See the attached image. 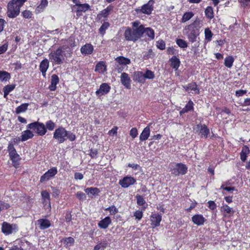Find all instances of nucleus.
<instances>
[{"mask_svg": "<svg viewBox=\"0 0 250 250\" xmlns=\"http://www.w3.org/2000/svg\"><path fill=\"white\" fill-rule=\"evenodd\" d=\"M250 153V149L248 146H244L242 148L240 153V159L243 162H245L246 159L248 155Z\"/></svg>", "mask_w": 250, "mask_h": 250, "instance_id": "29", "label": "nucleus"}, {"mask_svg": "<svg viewBox=\"0 0 250 250\" xmlns=\"http://www.w3.org/2000/svg\"><path fill=\"white\" fill-rule=\"evenodd\" d=\"M90 10V6L87 3L81 4L77 7H72V10L76 13V15L78 17L82 15L83 12H85Z\"/></svg>", "mask_w": 250, "mask_h": 250, "instance_id": "12", "label": "nucleus"}, {"mask_svg": "<svg viewBox=\"0 0 250 250\" xmlns=\"http://www.w3.org/2000/svg\"><path fill=\"white\" fill-rule=\"evenodd\" d=\"M76 196L80 200H84L86 198L85 194L81 191H79L77 193Z\"/></svg>", "mask_w": 250, "mask_h": 250, "instance_id": "60", "label": "nucleus"}, {"mask_svg": "<svg viewBox=\"0 0 250 250\" xmlns=\"http://www.w3.org/2000/svg\"><path fill=\"white\" fill-rule=\"evenodd\" d=\"M49 62L47 59H44L40 63L39 67L42 76L45 77L46 72L49 67Z\"/></svg>", "mask_w": 250, "mask_h": 250, "instance_id": "16", "label": "nucleus"}, {"mask_svg": "<svg viewBox=\"0 0 250 250\" xmlns=\"http://www.w3.org/2000/svg\"><path fill=\"white\" fill-rule=\"evenodd\" d=\"M156 46L161 50H164L165 49L166 44L163 40H159L157 42Z\"/></svg>", "mask_w": 250, "mask_h": 250, "instance_id": "51", "label": "nucleus"}, {"mask_svg": "<svg viewBox=\"0 0 250 250\" xmlns=\"http://www.w3.org/2000/svg\"><path fill=\"white\" fill-rule=\"evenodd\" d=\"M171 173L175 176L184 175L188 171L187 167L182 163L174 164L171 169Z\"/></svg>", "mask_w": 250, "mask_h": 250, "instance_id": "7", "label": "nucleus"}, {"mask_svg": "<svg viewBox=\"0 0 250 250\" xmlns=\"http://www.w3.org/2000/svg\"><path fill=\"white\" fill-rule=\"evenodd\" d=\"M118 127L117 126H114L110 130L108 131V134L110 135H116L117 133Z\"/></svg>", "mask_w": 250, "mask_h": 250, "instance_id": "64", "label": "nucleus"}, {"mask_svg": "<svg viewBox=\"0 0 250 250\" xmlns=\"http://www.w3.org/2000/svg\"><path fill=\"white\" fill-rule=\"evenodd\" d=\"M202 25V21L196 18L191 24L185 27L184 31L186 32V35L190 42H194L196 41Z\"/></svg>", "mask_w": 250, "mask_h": 250, "instance_id": "2", "label": "nucleus"}, {"mask_svg": "<svg viewBox=\"0 0 250 250\" xmlns=\"http://www.w3.org/2000/svg\"><path fill=\"white\" fill-rule=\"evenodd\" d=\"M134 216L138 220H141L143 216V212L140 210H136L134 213Z\"/></svg>", "mask_w": 250, "mask_h": 250, "instance_id": "59", "label": "nucleus"}, {"mask_svg": "<svg viewBox=\"0 0 250 250\" xmlns=\"http://www.w3.org/2000/svg\"><path fill=\"white\" fill-rule=\"evenodd\" d=\"M205 39L209 42L211 40L213 34L209 28H206L205 30Z\"/></svg>", "mask_w": 250, "mask_h": 250, "instance_id": "42", "label": "nucleus"}, {"mask_svg": "<svg viewBox=\"0 0 250 250\" xmlns=\"http://www.w3.org/2000/svg\"><path fill=\"white\" fill-rule=\"evenodd\" d=\"M27 128L32 129L40 136L44 135L46 132V128L43 123L35 122L29 124L27 126Z\"/></svg>", "mask_w": 250, "mask_h": 250, "instance_id": "6", "label": "nucleus"}, {"mask_svg": "<svg viewBox=\"0 0 250 250\" xmlns=\"http://www.w3.org/2000/svg\"><path fill=\"white\" fill-rule=\"evenodd\" d=\"M59 82V78L56 74L52 75L51 78V84L49 86L50 91H55L56 89V85Z\"/></svg>", "mask_w": 250, "mask_h": 250, "instance_id": "19", "label": "nucleus"}, {"mask_svg": "<svg viewBox=\"0 0 250 250\" xmlns=\"http://www.w3.org/2000/svg\"><path fill=\"white\" fill-rule=\"evenodd\" d=\"M205 15L209 19H212L214 17L213 8L211 6L206 8L205 11Z\"/></svg>", "mask_w": 250, "mask_h": 250, "instance_id": "39", "label": "nucleus"}, {"mask_svg": "<svg viewBox=\"0 0 250 250\" xmlns=\"http://www.w3.org/2000/svg\"><path fill=\"white\" fill-rule=\"evenodd\" d=\"M38 224L39 225V227L41 229H44L48 228H49L50 225V222L48 220L41 219L38 220Z\"/></svg>", "mask_w": 250, "mask_h": 250, "instance_id": "27", "label": "nucleus"}, {"mask_svg": "<svg viewBox=\"0 0 250 250\" xmlns=\"http://www.w3.org/2000/svg\"><path fill=\"white\" fill-rule=\"evenodd\" d=\"M106 210L109 211L111 214L114 215L118 212V209L114 206H111L105 209Z\"/></svg>", "mask_w": 250, "mask_h": 250, "instance_id": "52", "label": "nucleus"}, {"mask_svg": "<svg viewBox=\"0 0 250 250\" xmlns=\"http://www.w3.org/2000/svg\"><path fill=\"white\" fill-rule=\"evenodd\" d=\"M53 138L57 140L60 144H62L67 139L73 141L75 140L76 137L75 134L67 131L64 127H59L55 130Z\"/></svg>", "mask_w": 250, "mask_h": 250, "instance_id": "4", "label": "nucleus"}, {"mask_svg": "<svg viewBox=\"0 0 250 250\" xmlns=\"http://www.w3.org/2000/svg\"><path fill=\"white\" fill-rule=\"evenodd\" d=\"M111 220L108 216L101 220L98 223V227L101 229H106L111 224Z\"/></svg>", "mask_w": 250, "mask_h": 250, "instance_id": "21", "label": "nucleus"}, {"mask_svg": "<svg viewBox=\"0 0 250 250\" xmlns=\"http://www.w3.org/2000/svg\"><path fill=\"white\" fill-rule=\"evenodd\" d=\"M48 4V1L47 0H42L40 4L38 6L37 8L39 11L43 10Z\"/></svg>", "mask_w": 250, "mask_h": 250, "instance_id": "49", "label": "nucleus"}, {"mask_svg": "<svg viewBox=\"0 0 250 250\" xmlns=\"http://www.w3.org/2000/svg\"><path fill=\"white\" fill-rule=\"evenodd\" d=\"M177 44L182 48H185L188 47L187 42L182 39H177L176 41Z\"/></svg>", "mask_w": 250, "mask_h": 250, "instance_id": "44", "label": "nucleus"}, {"mask_svg": "<svg viewBox=\"0 0 250 250\" xmlns=\"http://www.w3.org/2000/svg\"><path fill=\"white\" fill-rule=\"evenodd\" d=\"M226 184H223L220 188V189H223V190H227L229 192H231L235 190L234 187H225Z\"/></svg>", "mask_w": 250, "mask_h": 250, "instance_id": "61", "label": "nucleus"}, {"mask_svg": "<svg viewBox=\"0 0 250 250\" xmlns=\"http://www.w3.org/2000/svg\"><path fill=\"white\" fill-rule=\"evenodd\" d=\"M145 79H153L154 78V73L149 70H147L145 74H144Z\"/></svg>", "mask_w": 250, "mask_h": 250, "instance_id": "47", "label": "nucleus"}, {"mask_svg": "<svg viewBox=\"0 0 250 250\" xmlns=\"http://www.w3.org/2000/svg\"><path fill=\"white\" fill-rule=\"evenodd\" d=\"M115 60L121 65H127L131 63L130 60L123 56L118 57Z\"/></svg>", "mask_w": 250, "mask_h": 250, "instance_id": "34", "label": "nucleus"}, {"mask_svg": "<svg viewBox=\"0 0 250 250\" xmlns=\"http://www.w3.org/2000/svg\"><path fill=\"white\" fill-rule=\"evenodd\" d=\"M150 128L149 126H147L146 127L144 130H143L142 132L140 135V140L141 141H144L146 140L148 138L149 136L150 135Z\"/></svg>", "mask_w": 250, "mask_h": 250, "instance_id": "25", "label": "nucleus"}, {"mask_svg": "<svg viewBox=\"0 0 250 250\" xmlns=\"http://www.w3.org/2000/svg\"><path fill=\"white\" fill-rule=\"evenodd\" d=\"M222 210L226 212L227 213L230 214L231 212L233 213V211H232V208H230L228 205H224L223 206Z\"/></svg>", "mask_w": 250, "mask_h": 250, "instance_id": "53", "label": "nucleus"}, {"mask_svg": "<svg viewBox=\"0 0 250 250\" xmlns=\"http://www.w3.org/2000/svg\"><path fill=\"white\" fill-rule=\"evenodd\" d=\"M143 37L147 36L150 40L154 39L155 34L154 31L150 27L145 28L143 25Z\"/></svg>", "mask_w": 250, "mask_h": 250, "instance_id": "20", "label": "nucleus"}, {"mask_svg": "<svg viewBox=\"0 0 250 250\" xmlns=\"http://www.w3.org/2000/svg\"><path fill=\"white\" fill-rule=\"evenodd\" d=\"M26 0H12L7 4V15L9 18H14L18 16L21 7Z\"/></svg>", "mask_w": 250, "mask_h": 250, "instance_id": "5", "label": "nucleus"}, {"mask_svg": "<svg viewBox=\"0 0 250 250\" xmlns=\"http://www.w3.org/2000/svg\"><path fill=\"white\" fill-rule=\"evenodd\" d=\"M246 93H247V90L240 89V90L236 91L235 95L237 97H240V96H243Z\"/></svg>", "mask_w": 250, "mask_h": 250, "instance_id": "62", "label": "nucleus"}, {"mask_svg": "<svg viewBox=\"0 0 250 250\" xmlns=\"http://www.w3.org/2000/svg\"><path fill=\"white\" fill-rule=\"evenodd\" d=\"M22 16L26 19H30L32 17V12L29 10H24L22 12Z\"/></svg>", "mask_w": 250, "mask_h": 250, "instance_id": "54", "label": "nucleus"}, {"mask_svg": "<svg viewBox=\"0 0 250 250\" xmlns=\"http://www.w3.org/2000/svg\"><path fill=\"white\" fill-rule=\"evenodd\" d=\"M196 131L201 134L202 137L207 138L209 133V130L206 125L201 124H198L194 128Z\"/></svg>", "mask_w": 250, "mask_h": 250, "instance_id": "11", "label": "nucleus"}, {"mask_svg": "<svg viewBox=\"0 0 250 250\" xmlns=\"http://www.w3.org/2000/svg\"><path fill=\"white\" fill-rule=\"evenodd\" d=\"M109 26V24L108 22H104L99 29L100 33L104 35L105 33V30L108 28Z\"/></svg>", "mask_w": 250, "mask_h": 250, "instance_id": "43", "label": "nucleus"}, {"mask_svg": "<svg viewBox=\"0 0 250 250\" xmlns=\"http://www.w3.org/2000/svg\"><path fill=\"white\" fill-rule=\"evenodd\" d=\"M58 172L57 168L53 167L46 171L40 179V182L43 183L44 181L49 180L51 178L54 177Z\"/></svg>", "mask_w": 250, "mask_h": 250, "instance_id": "10", "label": "nucleus"}, {"mask_svg": "<svg viewBox=\"0 0 250 250\" xmlns=\"http://www.w3.org/2000/svg\"><path fill=\"white\" fill-rule=\"evenodd\" d=\"M110 89V86L106 83H102L99 89L96 91V94L98 96H101L108 93Z\"/></svg>", "mask_w": 250, "mask_h": 250, "instance_id": "14", "label": "nucleus"}, {"mask_svg": "<svg viewBox=\"0 0 250 250\" xmlns=\"http://www.w3.org/2000/svg\"><path fill=\"white\" fill-rule=\"evenodd\" d=\"M193 102L190 100L184 108L188 112L193 109Z\"/></svg>", "mask_w": 250, "mask_h": 250, "instance_id": "55", "label": "nucleus"}, {"mask_svg": "<svg viewBox=\"0 0 250 250\" xmlns=\"http://www.w3.org/2000/svg\"><path fill=\"white\" fill-rule=\"evenodd\" d=\"M9 154L12 163L14 164V166H15L17 164V163L21 160L20 155L17 153L16 151L9 153Z\"/></svg>", "mask_w": 250, "mask_h": 250, "instance_id": "31", "label": "nucleus"}, {"mask_svg": "<svg viewBox=\"0 0 250 250\" xmlns=\"http://www.w3.org/2000/svg\"><path fill=\"white\" fill-rule=\"evenodd\" d=\"M136 198L137 200V203L139 206H143L146 203L143 196L137 194L136 196Z\"/></svg>", "mask_w": 250, "mask_h": 250, "instance_id": "46", "label": "nucleus"}, {"mask_svg": "<svg viewBox=\"0 0 250 250\" xmlns=\"http://www.w3.org/2000/svg\"><path fill=\"white\" fill-rule=\"evenodd\" d=\"M234 58L230 56L226 57L225 59L224 64L228 68H231L234 62Z\"/></svg>", "mask_w": 250, "mask_h": 250, "instance_id": "38", "label": "nucleus"}, {"mask_svg": "<svg viewBox=\"0 0 250 250\" xmlns=\"http://www.w3.org/2000/svg\"><path fill=\"white\" fill-rule=\"evenodd\" d=\"M28 106H29V104H27V103L22 104L18 106L16 108L15 112L18 114L21 113L25 112L27 110Z\"/></svg>", "mask_w": 250, "mask_h": 250, "instance_id": "35", "label": "nucleus"}, {"mask_svg": "<svg viewBox=\"0 0 250 250\" xmlns=\"http://www.w3.org/2000/svg\"><path fill=\"white\" fill-rule=\"evenodd\" d=\"M136 179L131 176L125 177L119 181V184L124 188H127L136 183Z\"/></svg>", "mask_w": 250, "mask_h": 250, "instance_id": "13", "label": "nucleus"}, {"mask_svg": "<svg viewBox=\"0 0 250 250\" xmlns=\"http://www.w3.org/2000/svg\"><path fill=\"white\" fill-rule=\"evenodd\" d=\"M129 134L133 138H136L138 135L137 129L135 127L132 128L130 131Z\"/></svg>", "mask_w": 250, "mask_h": 250, "instance_id": "58", "label": "nucleus"}, {"mask_svg": "<svg viewBox=\"0 0 250 250\" xmlns=\"http://www.w3.org/2000/svg\"><path fill=\"white\" fill-rule=\"evenodd\" d=\"M121 82L126 88L129 89L130 88L131 80L128 74L124 72L120 77Z\"/></svg>", "mask_w": 250, "mask_h": 250, "instance_id": "15", "label": "nucleus"}, {"mask_svg": "<svg viewBox=\"0 0 250 250\" xmlns=\"http://www.w3.org/2000/svg\"><path fill=\"white\" fill-rule=\"evenodd\" d=\"M143 25L139 22L132 23V28H127L125 31L124 36L127 41L136 42L143 37Z\"/></svg>", "mask_w": 250, "mask_h": 250, "instance_id": "3", "label": "nucleus"}, {"mask_svg": "<svg viewBox=\"0 0 250 250\" xmlns=\"http://www.w3.org/2000/svg\"><path fill=\"white\" fill-rule=\"evenodd\" d=\"M150 220L152 222V224L154 227H157L160 225V222L162 220V216L158 214H153L150 216Z\"/></svg>", "mask_w": 250, "mask_h": 250, "instance_id": "24", "label": "nucleus"}, {"mask_svg": "<svg viewBox=\"0 0 250 250\" xmlns=\"http://www.w3.org/2000/svg\"><path fill=\"white\" fill-rule=\"evenodd\" d=\"M208 207L209 208L211 209V210H214L216 208V204L215 203V202L214 201H209L208 202Z\"/></svg>", "mask_w": 250, "mask_h": 250, "instance_id": "63", "label": "nucleus"}, {"mask_svg": "<svg viewBox=\"0 0 250 250\" xmlns=\"http://www.w3.org/2000/svg\"><path fill=\"white\" fill-rule=\"evenodd\" d=\"M171 66L174 69L177 70L180 66V60L176 56H173L170 59Z\"/></svg>", "mask_w": 250, "mask_h": 250, "instance_id": "33", "label": "nucleus"}, {"mask_svg": "<svg viewBox=\"0 0 250 250\" xmlns=\"http://www.w3.org/2000/svg\"><path fill=\"white\" fill-rule=\"evenodd\" d=\"M133 80L140 83H144L145 82L144 73L142 72H135L134 74Z\"/></svg>", "mask_w": 250, "mask_h": 250, "instance_id": "26", "label": "nucleus"}, {"mask_svg": "<svg viewBox=\"0 0 250 250\" xmlns=\"http://www.w3.org/2000/svg\"><path fill=\"white\" fill-rule=\"evenodd\" d=\"M183 87L188 92L194 91L195 94H199L200 92L199 89L197 88V85L195 83H191L187 85H184Z\"/></svg>", "mask_w": 250, "mask_h": 250, "instance_id": "18", "label": "nucleus"}, {"mask_svg": "<svg viewBox=\"0 0 250 250\" xmlns=\"http://www.w3.org/2000/svg\"><path fill=\"white\" fill-rule=\"evenodd\" d=\"M192 221L197 226L203 225L206 221V219L201 214H196L192 217Z\"/></svg>", "mask_w": 250, "mask_h": 250, "instance_id": "17", "label": "nucleus"}, {"mask_svg": "<svg viewBox=\"0 0 250 250\" xmlns=\"http://www.w3.org/2000/svg\"><path fill=\"white\" fill-rule=\"evenodd\" d=\"M84 191L89 197L92 198L93 196L99 194L100 190L97 188L90 187L85 188Z\"/></svg>", "mask_w": 250, "mask_h": 250, "instance_id": "23", "label": "nucleus"}, {"mask_svg": "<svg viewBox=\"0 0 250 250\" xmlns=\"http://www.w3.org/2000/svg\"><path fill=\"white\" fill-rule=\"evenodd\" d=\"M42 197L43 200V204L45 205L48 204L50 207V195L46 190H43L41 193Z\"/></svg>", "mask_w": 250, "mask_h": 250, "instance_id": "32", "label": "nucleus"}, {"mask_svg": "<svg viewBox=\"0 0 250 250\" xmlns=\"http://www.w3.org/2000/svg\"><path fill=\"white\" fill-rule=\"evenodd\" d=\"M15 87V84L7 85L4 87L3 90H5L8 93L12 91Z\"/></svg>", "mask_w": 250, "mask_h": 250, "instance_id": "56", "label": "nucleus"}, {"mask_svg": "<svg viewBox=\"0 0 250 250\" xmlns=\"http://www.w3.org/2000/svg\"><path fill=\"white\" fill-rule=\"evenodd\" d=\"M106 70V65L103 61L99 62L96 65L95 71L100 73H104Z\"/></svg>", "mask_w": 250, "mask_h": 250, "instance_id": "30", "label": "nucleus"}, {"mask_svg": "<svg viewBox=\"0 0 250 250\" xmlns=\"http://www.w3.org/2000/svg\"><path fill=\"white\" fill-rule=\"evenodd\" d=\"M46 126L48 130H53L55 127V124L51 120H49L46 123Z\"/></svg>", "mask_w": 250, "mask_h": 250, "instance_id": "50", "label": "nucleus"}, {"mask_svg": "<svg viewBox=\"0 0 250 250\" xmlns=\"http://www.w3.org/2000/svg\"><path fill=\"white\" fill-rule=\"evenodd\" d=\"M18 229V227L15 224H10L7 222H3L1 225V231L6 235H9L16 232Z\"/></svg>", "mask_w": 250, "mask_h": 250, "instance_id": "8", "label": "nucleus"}, {"mask_svg": "<svg viewBox=\"0 0 250 250\" xmlns=\"http://www.w3.org/2000/svg\"><path fill=\"white\" fill-rule=\"evenodd\" d=\"M113 7L112 5H109L105 9L103 10L100 13L102 17L106 18L107 17L111 11L113 10Z\"/></svg>", "mask_w": 250, "mask_h": 250, "instance_id": "37", "label": "nucleus"}, {"mask_svg": "<svg viewBox=\"0 0 250 250\" xmlns=\"http://www.w3.org/2000/svg\"><path fill=\"white\" fill-rule=\"evenodd\" d=\"M10 78V74L6 71L0 72V79L2 82H6Z\"/></svg>", "mask_w": 250, "mask_h": 250, "instance_id": "41", "label": "nucleus"}, {"mask_svg": "<svg viewBox=\"0 0 250 250\" xmlns=\"http://www.w3.org/2000/svg\"><path fill=\"white\" fill-rule=\"evenodd\" d=\"M34 134L30 130L27 129L22 132L21 141L22 142L25 141L32 138Z\"/></svg>", "mask_w": 250, "mask_h": 250, "instance_id": "28", "label": "nucleus"}, {"mask_svg": "<svg viewBox=\"0 0 250 250\" xmlns=\"http://www.w3.org/2000/svg\"><path fill=\"white\" fill-rule=\"evenodd\" d=\"M107 245L106 242L99 243L94 247V250H104L107 247Z\"/></svg>", "mask_w": 250, "mask_h": 250, "instance_id": "45", "label": "nucleus"}, {"mask_svg": "<svg viewBox=\"0 0 250 250\" xmlns=\"http://www.w3.org/2000/svg\"><path fill=\"white\" fill-rule=\"evenodd\" d=\"M193 16L194 14L192 12H188L185 13L182 18L181 22L183 23L187 22L190 19H191Z\"/></svg>", "mask_w": 250, "mask_h": 250, "instance_id": "36", "label": "nucleus"}, {"mask_svg": "<svg viewBox=\"0 0 250 250\" xmlns=\"http://www.w3.org/2000/svg\"><path fill=\"white\" fill-rule=\"evenodd\" d=\"M72 53L71 48L66 45L59 47L56 51L51 52L49 54L50 61L55 64H61L63 63L65 57H70Z\"/></svg>", "mask_w": 250, "mask_h": 250, "instance_id": "1", "label": "nucleus"}, {"mask_svg": "<svg viewBox=\"0 0 250 250\" xmlns=\"http://www.w3.org/2000/svg\"><path fill=\"white\" fill-rule=\"evenodd\" d=\"M155 54L153 52L151 49H149L147 51H146L144 52L143 55V59L144 60H147L149 58H153L154 57Z\"/></svg>", "mask_w": 250, "mask_h": 250, "instance_id": "40", "label": "nucleus"}, {"mask_svg": "<svg viewBox=\"0 0 250 250\" xmlns=\"http://www.w3.org/2000/svg\"><path fill=\"white\" fill-rule=\"evenodd\" d=\"M64 244L67 247H69L74 243V239L71 237L66 238L64 239Z\"/></svg>", "mask_w": 250, "mask_h": 250, "instance_id": "48", "label": "nucleus"}, {"mask_svg": "<svg viewBox=\"0 0 250 250\" xmlns=\"http://www.w3.org/2000/svg\"><path fill=\"white\" fill-rule=\"evenodd\" d=\"M93 49V47L91 44L87 43L81 47V52L83 55L91 54Z\"/></svg>", "mask_w": 250, "mask_h": 250, "instance_id": "22", "label": "nucleus"}, {"mask_svg": "<svg viewBox=\"0 0 250 250\" xmlns=\"http://www.w3.org/2000/svg\"><path fill=\"white\" fill-rule=\"evenodd\" d=\"M154 1L153 0H149L148 2L144 4L141 8L137 9L136 12L138 13H142L143 14L150 15L151 14L153 10V4Z\"/></svg>", "mask_w": 250, "mask_h": 250, "instance_id": "9", "label": "nucleus"}, {"mask_svg": "<svg viewBox=\"0 0 250 250\" xmlns=\"http://www.w3.org/2000/svg\"><path fill=\"white\" fill-rule=\"evenodd\" d=\"M241 5L243 7H248L250 6V0H239Z\"/></svg>", "mask_w": 250, "mask_h": 250, "instance_id": "57", "label": "nucleus"}]
</instances>
